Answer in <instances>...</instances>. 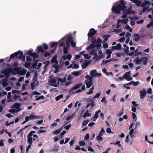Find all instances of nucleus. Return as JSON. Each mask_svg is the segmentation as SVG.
Wrapping results in <instances>:
<instances>
[{
    "mask_svg": "<svg viewBox=\"0 0 153 153\" xmlns=\"http://www.w3.org/2000/svg\"><path fill=\"white\" fill-rule=\"evenodd\" d=\"M94 76H95L100 77L102 76V74L100 73H98L96 72V73Z\"/></svg>",
    "mask_w": 153,
    "mask_h": 153,
    "instance_id": "nucleus-62",
    "label": "nucleus"
},
{
    "mask_svg": "<svg viewBox=\"0 0 153 153\" xmlns=\"http://www.w3.org/2000/svg\"><path fill=\"white\" fill-rule=\"evenodd\" d=\"M106 131L108 133H111L112 132L111 130V128H107V129L106 130Z\"/></svg>",
    "mask_w": 153,
    "mask_h": 153,
    "instance_id": "nucleus-64",
    "label": "nucleus"
},
{
    "mask_svg": "<svg viewBox=\"0 0 153 153\" xmlns=\"http://www.w3.org/2000/svg\"><path fill=\"white\" fill-rule=\"evenodd\" d=\"M68 41L70 42L72 47H74L76 46V43L73 41V38L71 36H70L68 37Z\"/></svg>",
    "mask_w": 153,
    "mask_h": 153,
    "instance_id": "nucleus-10",
    "label": "nucleus"
},
{
    "mask_svg": "<svg viewBox=\"0 0 153 153\" xmlns=\"http://www.w3.org/2000/svg\"><path fill=\"white\" fill-rule=\"evenodd\" d=\"M110 35H104L102 36V37L105 38L104 40L103 41V42L104 43L106 42V41L108 40V38L110 37Z\"/></svg>",
    "mask_w": 153,
    "mask_h": 153,
    "instance_id": "nucleus-26",
    "label": "nucleus"
},
{
    "mask_svg": "<svg viewBox=\"0 0 153 153\" xmlns=\"http://www.w3.org/2000/svg\"><path fill=\"white\" fill-rule=\"evenodd\" d=\"M134 132V130L133 128H132L131 129L130 131H129V134L130 135V137H132V134Z\"/></svg>",
    "mask_w": 153,
    "mask_h": 153,
    "instance_id": "nucleus-57",
    "label": "nucleus"
},
{
    "mask_svg": "<svg viewBox=\"0 0 153 153\" xmlns=\"http://www.w3.org/2000/svg\"><path fill=\"white\" fill-rule=\"evenodd\" d=\"M58 44V42H53L50 43V48H53L55 47L56 48V46Z\"/></svg>",
    "mask_w": 153,
    "mask_h": 153,
    "instance_id": "nucleus-31",
    "label": "nucleus"
},
{
    "mask_svg": "<svg viewBox=\"0 0 153 153\" xmlns=\"http://www.w3.org/2000/svg\"><path fill=\"white\" fill-rule=\"evenodd\" d=\"M80 74V72L79 71L74 72H73L72 74L73 75L76 76H78Z\"/></svg>",
    "mask_w": 153,
    "mask_h": 153,
    "instance_id": "nucleus-44",
    "label": "nucleus"
},
{
    "mask_svg": "<svg viewBox=\"0 0 153 153\" xmlns=\"http://www.w3.org/2000/svg\"><path fill=\"white\" fill-rule=\"evenodd\" d=\"M147 92L145 88L143 89L140 92V98L143 99L146 96Z\"/></svg>",
    "mask_w": 153,
    "mask_h": 153,
    "instance_id": "nucleus-8",
    "label": "nucleus"
},
{
    "mask_svg": "<svg viewBox=\"0 0 153 153\" xmlns=\"http://www.w3.org/2000/svg\"><path fill=\"white\" fill-rule=\"evenodd\" d=\"M133 36L134 38V40L136 42H138L140 39V36L139 34H135Z\"/></svg>",
    "mask_w": 153,
    "mask_h": 153,
    "instance_id": "nucleus-23",
    "label": "nucleus"
},
{
    "mask_svg": "<svg viewBox=\"0 0 153 153\" xmlns=\"http://www.w3.org/2000/svg\"><path fill=\"white\" fill-rule=\"evenodd\" d=\"M96 39L94 37H93L92 38V43L90 44V45L86 49L89 50L91 48H93L97 46L96 44Z\"/></svg>",
    "mask_w": 153,
    "mask_h": 153,
    "instance_id": "nucleus-5",
    "label": "nucleus"
},
{
    "mask_svg": "<svg viewBox=\"0 0 153 153\" xmlns=\"http://www.w3.org/2000/svg\"><path fill=\"white\" fill-rule=\"evenodd\" d=\"M18 56V59H22V61H25V56L23 55V52L22 51H20V50L10 55V58L12 59L15 57H17Z\"/></svg>",
    "mask_w": 153,
    "mask_h": 153,
    "instance_id": "nucleus-2",
    "label": "nucleus"
},
{
    "mask_svg": "<svg viewBox=\"0 0 153 153\" xmlns=\"http://www.w3.org/2000/svg\"><path fill=\"white\" fill-rule=\"evenodd\" d=\"M79 146H85L86 145L85 143L83 141H80L79 142Z\"/></svg>",
    "mask_w": 153,
    "mask_h": 153,
    "instance_id": "nucleus-43",
    "label": "nucleus"
},
{
    "mask_svg": "<svg viewBox=\"0 0 153 153\" xmlns=\"http://www.w3.org/2000/svg\"><path fill=\"white\" fill-rule=\"evenodd\" d=\"M121 45L120 43H118L117 44L116 46L117 50H120L121 49Z\"/></svg>",
    "mask_w": 153,
    "mask_h": 153,
    "instance_id": "nucleus-55",
    "label": "nucleus"
},
{
    "mask_svg": "<svg viewBox=\"0 0 153 153\" xmlns=\"http://www.w3.org/2000/svg\"><path fill=\"white\" fill-rule=\"evenodd\" d=\"M90 62H84L82 64V69H84L90 63Z\"/></svg>",
    "mask_w": 153,
    "mask_h": 153,
    "instance_id": "nucleus-27",
    "label": "nucleus"
},
{
    "mask_svg": "<svg viewBox=\"0 0 153 153\" xmlns=\"http://www.w3.org/2000/svg\"><path fill=\"white\" fill-rule=\"evenodd\" d=\"M100 95V93H97L93 97V98H98L99 97Z\"/></svg>",
    "mask_w": 153,
    "mask_h": 153,
    "instance_id": "nucleus-59",
    "label": "nucleus"
},
{
    "mask_svg": "<svg viewBox=\"0 0 153 153\" xmlns=\"http://www.w3.org/2000/svg\"><path fill=\"white\" fill-rule=\"evenodd\" d=\"M119 41L120 42H124L125 40V38L124 37H122L119 39Z\"/></svg>",
    "mask_w": 153,
    "mask_h": 153,
    "instance_id": "nucleus-63",
    "label": "nucleus"
},
{
    "mask_svg": "<svg viewBox=\"0 0 153 153\" xmlns=\"http://www.w3.org/2000/svg\"><path fill=\"white\" fill-rule=\"evenodd\" d=\"M31 125H28V126H26L24 128H22V129H21L20 130V131H19L18 132V134H19L20 133H22V131L24 129H25V128H28L29 126H30Z\"/></svg>",
    "mask_w": 153,
    "mask_h": 153,
    "instance_id": "nucleus-42",
    "label": "nucleus"
},
{
    "mask_svg": "<svg viewBox=\"0 0 153 153\" xmlns=\"http://www.w3.org/2000/svg\"><path fill=\"white\" fill-rule=\"evenodd\" d=\"M125 28L127 30H128L130 32H132V29L130 27V26L128 25H126V26Z\"/></svg>",
    "mask_w": 153,
    "mask_h": 153,
    "instance_id": "nucleus-37",
    "label": "nucleus"
},
{
    "mask_svg": "<svg viewBox=\"0 0 153 153\" xmlns=\"http://www.w3.org/2000/svg\"><path fill=\"white\" fill-rule=\"evenodd\" d=\"M50 82L53 84H55L56 82V80L55 79H51L49 81Z\"/></svg>",
    "mask_w": 153,
    "mask_h": 153,
    "instance_id": "nucleus-48",
    "label": "nucleus"
},
{
    "mask_svg": "<svg viewBox=\"0 0 153 153\" xmlns=\"http://www.w3.org/2000/svg\"><path fill=\"white\" fill-rule=\"evenodd\" d=\"M123 47L124 48H125V51L126 53H127L128 52V49H129V47L126 45V44H124L123 45Z\"/></svg>",
    "mask_w": 153,
    "mask_h": 153,
    "instance_id": "nucleus-49",
    "label": "nucleus"
},
{
    "mask_svg": "<svg viewBox=\"0 0 153 153\" xmlns=\"http://www.w3.org/2000/svg\"><path fill=\"white\" fill-rule=\"evenodd\" d=\"M91 101H92V102L91 103H89L88 104H87V105H86V108H88L90 105H91V107H93L94 106L95 104L94 103V101L91 99L90 100L89 102H90Z\"/></svg>",
    "mask_w": 153,
    "mask_h": 153,
    "instance_id": "nucleus-17",
    "label": "nucleus"
},
{
    "mask_svg": "<svg viewBox=\"0 0 153 153\" xmlns=\"http://www.w3.org/2000/svg\"><path fill=\"white\" fill-rule=\"evenodd\" d=\"M120 3L117 6H113L111 8L112 11L113 13L116 14H119L121 10L124 11L126 8L125 4H126L123 0H120Z\"/></svg>",
    "mask_w": 153,
    "mask_h": 153,
    "instance_id": "nucleus-1",
    "label": "nucleus"
},
{
    "mask_svg": "<svg viewBox=\"0 0 153 153\" xmlns=\"http://www.w3.org/2000/svg\"><path fill=\"white\" fill-rule=\"evenodd\" d=\"M141 60L143 65H145L147 64L148 59L146 57H142L141 59Z\"/></svg>",
    "mask_w": 153,
    "mask_h": 153,
    "instance_id": "nucleus-20",
    "label": "nucleus"
},
{
    "mask_svg": "<svg viewBox=\"0 0 153 153\" xmlns=\"http://www.w3.org/2000/svg\"><path fill=\"white\" fill-rule=\"evenodd\" d=\"M51 55V53L49 52H45L44 54V56L45 57L49 56Z\"/></svg>",
    "mask_w": 153,
    "mask_h": 153,
    "instance_id": "nucleus-53",
    "label": "nucleus"
},
{
    "mask_svg": "<svg viewBox=\"0 0 153 153\" xmlns=\"http://www.w3.org/2000/svg\"><path fill=\"white\" fill-rule=\"evenodd\" d=\"M26 60L28 62H30L32 60V59L30 56H28L26 57Z\"/></svg>",
    "mask_w": 153,
    "mask_h": 153,
    "instance_id": "nucleus-56",
    "label": "nucleus"
},
{
    "mask_svg": "<svg viewBox=\"0 0 153 153\" xmlns=\"http://www.w3.org/2000/svg\"><path fill=\"white\" fill-rule=\"evenodd\" d=\"M7 79H4L2 80V84L3 87L7 86L8 85L7 83Z\"/></svg>",
    "mask_w": 153,
    "mask_h": 153,
    "instance_id": "nucleus-18",
    "label": "nucleus"
},
{
    "mask_svg": "<svg viewBox=\"0 0 153 153\" xmlns=\"http://www.w3.org/2000/svg\"><path fill=\"white\" fill-rule=\"evenodd\" d=\"M72 57V55L71 54H68L66 56L65 55H64L62 57V58H63V60L64 61H65L66 59H68V60H70L71 59Z\"/></svg>",
    "mask_w": 153,
    "mask_h": 153,
    "instance_id": "nucleus-15",
    "label": "nucleus"
},
{
    "mask_svg": "<svg viewBox=\"0 0 153 153\" xmlns=\"http://www.w3.org/2000/svg\"><path fill=\"white\" fill-rule=\"evenodd\" d=\"M70 42L68 41V39L67 41L66 42V45L67 46V47L66 48H69V47L70 45Z\"/></svg>",
    "mask_w": 153,
    "mask_h": 153,
    "instance_id": "nucleus-58",
    "label": "nucleus"
},
{
    "mask_svg": "<svg viewBox=\"0 0 153 153\" xmlns=\"http://www.w3.org/2000/svg\"><path fill=\"white\" fill-rule=\"evenodd\" d=\"M120 141H117L116 143H114V144H115V145L117 144V145H118V146L119 147H121V144H120Z\"/></svg>",
    "mask_w": 153,
    "mask_h": 153,
    "instance_id": "nucleus-60",
    "label": "nucleus"
},
{
    "mask_svg": "<svg viewBox=\"0 0 153 153\" xmlns=\"http://www.w3.org/2000/svg\"><path fill=\"white\" fill-rule=\"evenodd\" d=\"M30 63L26 62L25 63V66L26 68H28L30 66Z\"/></svg>",
    "mask_w": 153,
    "mask_h": 153,
    "instance_id": "nucleus-47",
    "label": "nucleus"
},
{
    "mask_svg": "<svg viewBox=\"0 0 153 153\" xmlns=\"http://www.w3.org/2000/svg\"><path fill=\"white\" fill-rule=\"evenodd\" d=\"M105 132V131L104 128H101V130L99 132V135H100V136H102L103 135L104 133Z\"/></svg>",
    "mask_w": 153,
    "mask_h": 153,
    "instance_id": "nucleus-41",
    "label": "nucleus"
},
{
    "mask_svg": "<svg viewBox=\"0 0 153 153\" xmlns=\"http://www.w3.org/2000/svg\"><path fill=\"white\" fill-rule=\"evenodd\" d=\"M134 62L135 63L137 64H140L141 63V60L138 58H137L134 60Z\"/></svg>",
    "mask_w": 153,
    "mask_h": 153,
    "instance_id": "nucleus-33",
    "label": "nucleus"
},
{
    "mask_svg": "<svg viewBox=\"0 0 153 153\" xmlns=\"http://www.w3.org/2000/svg\"><path fill=\"white\" fill-rule=\"evenodd\" d=\"M97 31L94 28H92L90 30L89 32L88 33V36L89 38L92 37L97 33Z\"/></svg>",
    "mask_w": 153,
    "mask_h": 153,
    "instance_id": "nucleus-7",
    "label": "nucleus"
},
{
    "mask_svg": "<svg viewBox=\"0 0 153 153\" xmlns=\"http://www.w3.org/2000/svg\"><path fill=\"white\" fill-rule=\"evenodd\" d=\"M22 67H21L20 68L17 67H15L13 68V71L14 72L13 73V74H19L21 75H25L27 71L24 68L21 71L20 70L21 69Z\"/></svg>",
    "mask_w": 153,
    "mask_h": 153,
    "instance_id": "nucleus-3",
    "label": "nucleus"
},
{
    "mask_svg": "<svg viewBox=\"0 0 153 153\" xmlns=\"http://www.w3.org/2000/svg\"><path fill=\"white\" fill-rule=\"evenodd\" d=\"M101 111L99 110L96 112L94 116L92 117V119H94L93 120V121H95L96 119L99 117L98 114L100 113Z\"/></svg>",
    "mask_w": 153,
    "mask_h": 153,
    "instance_id": "nucleus-13",
    "label": "nucleus"
},
{
    "mask_svg": "<svg viewBox=\"0 0 153 153\" xmlns=\"http://www.w3.org/2000/svg\"><path fill=\"white\" fill-rule=\"evenodd\" d=\"M85 78L87 79H88L89 81H90L91 80L92 81V77H91V76H90L88 75H86L85 76Z\"/></svg>",
    "mask_w": 153,
    "mask_h": 153,
    "instance_id": "nucleus-46",
    "label": "nucleus"
},
{
    "mask_svg": "<svg viewBox=\"0 0 153 153\" xmlns=\"http://www.w3.org/2000/svg\"><path fill=\"white\" fill-rule=\"evenodd\" d=\"M131 74V72L128 71L126 72L123 75L124 78L126 80L130 81L132 79V78L130 76Z\"/></svg>",
    "mask_w": 153,
    "mask_h": 153,
    "instance_id": "nucleus-6",
    "label": "nucleus"
},
{
    "mask_svg": "<svg viewBox=\"0 0 153 153\" xmlns=\"http://www.w3.org/2000/svg\"><path fill=\"white\" fill-rule=\"evenodd\" d=\"M50 62L49 61H46L43 63L44 64H45V65L44 67V70L43 72H45L46 71L47 67L49 65Z\"/></svg>",
    "mask_w": 153,
    "mask_h": 153,
    "instance_id": "nucleus-24",
    "label": "nucleus"
},
{
    "mask_svg": "<svg viewBox=\"0 0 153 153\" xmlns=\"http://www.w3.org/2000/svg\"><path fill=\"white\" fill-rule=\"evenodd\" d=\"M102 41V40L100 39V38L98 37L97 38L96 43V44L97 46V47H100L101 45V43Z\"/></svg>",
    "mask_w": 153,
    "mask_h": 153,
    "instance_id": "nucleus-19",
    "label": "nucleus"
},
{
    "mask_svg": "<svg viewBox=\"0 0 153 153\" xmlns=\"http://www.w3.org/2000/svg\"><path fill=\"white\" fill-rule=\"evenodd\" d=\"M89 121V120H84L83 121L82 124V126H85L88 124Z\"/></svg>",
    "mask_w": 153,
    "mask_h": 153,
    "instance_id": "nucleus-34",
    "label": "nucleus"
},
{
    "mask_svg": "<svg viewBox=\"0 0 153 153\" xmlns=\"http://www.w3.org/2000/svg\"><path fill=\"white\" fill-rule=\"evenodd\" d=\"M124 11V12H123V13H125L128 15H130L131 14H133L134 13V11L131 10V7H130L128 8V9H127L126 6V9Z\"/></svg>",
    "mask_w": 153,
    "mask_h": 153,
    "instance_id": "nucleus-9",
    "label": "nucleus"
},
{
    "mask_svg": "<svg viewBox=\"0 0 153 153\" xmlns=\"http://www.w3.org/2000/svg\"><path fill=\"white\" fill-rule=\"evenodd\" d=\"M63 97V95L62 94H60L58 96L56 97L55 98V99L56 101H57L59 100L60 99L62 98Z\"/></svg>",
    "mask_w": 153,
    "mask_h": 153,
    "instance_id": "nucleus-35",
    "label": "nucleus"
},
{
    "mask_svg": "<svg viewBox=\"0 0 153 153\" xmlns=\"http://www.w3.org/2000/svg\"><path fill=\"white\" fill-rule=\"evenodd\" d=\"M63 126H62L61 128H59L58 129L55 130L53 132V134H59L62 130Z\"/></svg>",
    "mask_w": 153,
    "mask_h": 153,
    "instance_id": "nucleus-28",
    "label": "nucleus"
},
{
    "mask_svg": "<svg viewBox=\"0 0 153 153\" xmlns=\"http://www.w3.org/2000/svg\"><path fill=\"white\" fill-rule=\"evenodd\" d=\"M33 138L32 137H28L27 140L28 143L30 144H31L33 142L32 141Z\"/></svg>",
    "mask_w": 153,
    "mask_h": 153,
    "instance_id": "nucleus-45",
    "label": "nucleus"
},
{
    "mask_svg": "<svg viewBox=\"0 0 153 153\" xmlns=\"http://www.w3.org/2000/svg\"><path fill=\"white\" fill-rule=\"evenodd\" d=\"M29 117L30 120L37 119L39 118L38 116L33 114L30 115Z\"/></svg>",
    "mask_w": 153,
    "mask_h": 153,
    "instance_id": "nucleus-32",
    "label": "nucleus"
},
{
    "mask_svg": "<svg viewBox=\"0 0 153 153\" xmlns=\"http://www.w3.org/2000/svg\"><path fill=\"white\" fill-rule=\"evenodd\" d=\"M57 57V56L55 55L51 59V62L52 63H58V61L56 59Z\"/></svg>",
    "mask_w": 153,
    "mask_h": 153,
    "instance_id": "nucleus-22",
    "label": "nucleus"
},
{
    "mask_svg": "<svg viewBox=\"0 0 153 153\" xmlns=\"http://www.w3.org/2000/svg\"><path fill=\"white\" fill-rule=\"evenodd\" d=\"M102 136L99 135L96 137V139L98 141H101L103 140L102 137H101Z\"/></svg>",
    "mask_w": 153,
    "mask_h": 153,
    "instance_id": "nucleus-36",
    "label": "nucleus"
},
{
    "mask_svg": "<svg viewBox=\"0 0 153 153\" xmlns=\"http://www.w3.org/2000/svg\"><path fill=\"white\" fill-rule=\"evenodd\" d=\"M88 109H87L85 113L84 114L83 116V117L85 118L87 117H89L91 116V114L88 113Z\"/></svg>",
    "mask_w": 153,
    "mask_h": 153,
    "instance_id": "nucleus-30",
    "label": "nucleus"
},
{
    "mask_svg": "<svg viewBox=\"0 0 153 153\" xmlns=\"http://www.w3.org/2000/svg\"><path fill=\"white\" fill-rule=\"evenodd\" d=\"M30 56L35 58H37L38 56L37 55V53L35 52L32 53L30 55Z\"/></svg>",
    "mask_w": 153,
    "mask_h": 153,
    "instance_id": "nucleus-39",
    "label": "nucleus"
},
{
    "mask_svg": "<svg viewBox=\"0 0 153 153\" xmlns=\"http://www.w3.org/2000/svg\"><path fill=\"white\" fill-rule=\"evenodd\" d=\"M68 48H66L65 47H64L63 49V53L64 54H67L68 52Z\"/></svg>",
    "mask_w": 153,
    "mask_h": 153,
    "instance_id": "nucleus-40",
    "label": "nucleus"
},
{
    "mask_svg": "<svg viewBox=\"0 0 153 153\" xmlns=\"http://www.w3.org/2000/svg\"><path fill=\"white\" fill-rule=\"evenodd\" d=\"M86 88H90L93 84L92 80L89 81H86Z\"/></svg>",
    "mask_w": 153,
    "mask_h": 153,
    "instance_id": "nucleus-16",
    "label": "nucleus"
},
{
    "mask_svg": "<svg viewBox=\"0 0 153 153\" xmlns=\"http://www.w3.org/2000/svg\"><path fill=\"white\" fill-rule=\"evenodd\" d=\"M43 48L45 50H46L48 49V45L46 43H43Z\"/></svg>",
    "mask_w": 153,
    "mask_h": 153,
    "instance_id": "nucleus-50",
    "label": "nucleus"
},
{
    "mask_svg": "<svg viewBox=\"0 0 153 153\" xmlns=\"http://www.w3.org/2000/svg\"><path fill=\"white\" fill-rule=\"evenodd\" d=\"M59 119H57L56 120H55L54 123L52 124L51 126L54 127L56 126H57V124L56 123H55V122H58L59 121Z\"/></svg>",
    "mask_w": 153,
    "mask_h": 153,
    "instance_id": "nucleus-38",
    "label": "nucleus"
},
{
    "mask_svg": "<svg viewBox=\"0 0 153 153\" xmlns=\"http://www.w3.org/2000/svg\"><path fill=\"white\" fill-rule=\"evenodd\" d=\"M35 75L36 76L35 77L33 78L34 81L32 83H33V84L36 85V86L39 83V81L37 80V74L36 72H35Z\"/></svg>",
    "mask_w": 153,
    "mask_h": 153,
    "instance_id": "nucleus-12",
    "label": "nucleus"
},
{
    "mask_svg": "<svg viewBox=\"0 0 153 153\" xmlns=\"http://www.w3.org/2000/svg\"><path fill=\"white\" fill-rule=\"evenodd\" d=\"M44 96L43 95H41L37 98H36V101L38 100L41 99H44Z\"/></svg>",
    "mask_w": 153,
    "mask_h": 153,
    "instance_id": "nucleus-52",
    "label": "nucleus"
},
{
    "mask_svg": "<svg viewBox=\"0 0 153 153\" xmlns=\"http://www.w3.org/2000/svg\"><path fill=\"white\" fill-rule=\"evenodd\" d=\"M131 103L134 106L137 107L139 106V104H137L136 102L134 101H132Z\"/></svg>",
    "mask_w": 153,
    "mask_h": 153,
    "instance_id": "nucleus-54",
    "label": "nucleus"
},
{
    "mask_svg": "<svg viewBox=\"0 0 153 153\" xmlns=\"http://www.w3.org/2000/svg\"><path fill=\"white\" fill-rule=\"evenodd\" d=\"M97 72V70L95 69H94L90 71V74L92 78H94L95 76H94L95 75V74Z\"/></svg>",
    "mask_w": 153,
    "mask_h": 153,
    "instance_id": "nucleus-29",
    "label": "nucleus"
},
{
    "mask_svg": "<svg viewBox=\"0 0 153 153\" xmlns=\"http://www.w3.org/2000/svg\"><path fill=\"white\" fill-rule=\"evenodd\" d=\"M128 19H119L117 20V21H118V23H120L122 24H127Z\"/></svg>",
    "mask_w": 153,
    "mask_h": 153,
    "instance_id": "nucleus-14",
    "label": "nucleus"
},
{
    "mask_svg": "<svg viewBox=\"0 0 153 153\" xmlns=\"http://www.w3.org/2000/svg\"><path fill=\"white\" fill-rule=\"evenodd\" d=\"M82 85V82H79L78 84L76 85L73 88L71 89L69 91L71 92V91L73 90L77 89L79 88H80Z\"/></svg>",
    "mask_w": 153,
    "mask_h": 153,
    "instance_id": "nucleus-11",
    "label": "nucleus"
},
{
    "mask_svg": "<svg viewBox=\"0 0 153 153\" xmlns=\"http://www.w3.org/2000/svg\"><path fill=\"white\" fill-rule=\"evenodd\" d=\"M37 49L38 50V52L39 53L40 52H41L42 53H44L45 51L44 50L42 47L41 46H38L37 47Z\"/></svg>",
    "mask_w": 153,
    "mask_h": 153,
    "instance_id": "nucleus-25",
    "label": "nucleus"
},
{
    "mask_svg": "<svg viewBox=\"0 0 153 153\" xmlns=\"http://www.w3.org/2000/svg\"><path fill=\"white\" fill-rule=\"evenodd\" d=\"M21 104L20 103H16L12 105V108H15L16 109H19L20 108V107Z\"/></svg>",
    "mask_w": 153,
    "mask_h": 153,
    "instance_id": "nucleus-21",
    "label": "nucleus"
},
{
    "mask_svg": "<svg viewBox=\"0 0 153 153\" xmlns=\"http://www.w3.org/2000/svg\"><path fill=\"white\" fill-rule=\"evenodd\" d=\"M133 82L132 85L134 86H136L138 85L139 83V82L138 81L134 82V81H132Z\"/></svg>",
    "mask_w": 153,
    "mask_h": 153,
    "instance_id": "nucleus-51",
    "label": "nucleus"
},
{
    "mask_svg": "<svg viewBox=\"0 0 153 153\" xmlns=\"http://www.w3.org/2000/svg\"><path fill=\"white\" fill-rule=\"evenodd\" d=\"M13 70L12 67H11L8 68H5L2 71L1 73L5 75L6 78H8L10 76V74L12 73Z\"/></svg>",
    "mask_w": 153,
    "mask_h": 153,
    "instance_id": "nucleus-4",
    "label": "nucleus"
},
{
    "mask_svg": "<svg viewBox=\"0 0 153 153\" xmlns=\"http://www.w3.org/2000/svg\"><path fill=\"white\" fill-rule=\"evenodd\" d=\"M138 55H140V56H142L143 55V54L140 52H137L136 53L134 54L135 56H138Z\"/></svg>",
    "mask_w": 153,
    "mask_h": 153,
    "instance_id": "nucleus-61",
    "label": "nucleus"
}]
</instances>
